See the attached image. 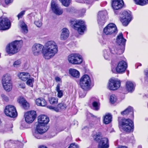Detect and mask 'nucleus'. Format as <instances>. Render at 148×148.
Masks as SVG:
<instances>
[{"label":"nucleus","mask_w":148,"mask_h":148,"mask_svg":"<svg viewBox=\"0 0 148 148\" xmlns=\"http://www.w3.org/2000/svg\"><path fill=\"white\" fill-rule=\"evenodd\" d=\"M45 48L43 51L44 57L49 59L54 56L58 52V47L56 42L52 40L47 42L45 45Z\"/></svg>","instance_id":"obj_1"},{"label":"nucleus","mask_w":148,"mask_h":148,"mask_svg":"<svg viewBox=\"0 0 148 148\" xmlns=\"http://www.w3.org/2000/svg\"><path fill=\"white\" fill-rule=\"evenodd\" d=\"M119 126L124 131L127 132H132L134 128L133 121L129 119H122L119 121Z\"/></svg>","instance_id":"obj_2"},{"label":"nucleus","mask_w":148,"mask_h":148,"mask_svg":"<svg viewBox=\"0 0 148 148\" xmlns=\"http://www.w3.org/2000/svg\"><path fill=\"white\" fill-rule=\"evenodd\" d=\"M22 41L16 40L10 44L6 47V50L9 54H14L18 52L21 47Z\"/></svg>","instance_id":"obj_3"},{"label":"nucleus","mask_w":148,"mask_h":148,"mask_svg":"<svg viewBox=\"0 0 148 148\" xmlns=\"http://www.w3.org/2000/svg\"><path fill=\"white\" fill-rule=\"evenodd\" d=\"M70 23L74 29L77 31L79 34L82 35L86 30V27L85 22L81 20H73L70 21Z\"/></svg>","instance_id":"obj_4"},{"label":"nucleus","mask_w":148,"mask_h":148,"mask_svg":"<svg viewBox=\"0 0 148 148\" xmlns=\"http://www.w3.org/2000/svg\"><path fill=\"white\" fill-rule=\"evenodd\" d=\"M91 84V79L88 75H84L80 79L79 85L83 90H89Z\"/></svg>","instance_id":"obj_5"},{"label":"nucleus","mask_w":148,"mask_h":148,"mask_svg":"<svg viewBox=\"0 0 148 148\" xmlns=\"http://www.w3.org/2000/svg\"><path fill=\"white\" fill-rule=\"evenodd\" d=\"M2 80L4 89L8 92L11 91L12 88V85L10 75L8 74L4 75L2 77Z\"/></svg>","instance_id":"obj_6"},{"label":"nucleus","mask_w":148,"mask_h":148,"mask_svg":"<svg viewBox=\"0 0 148 148\" xmlns=\"http://www.w3.org/2000/svg\"><path fill=\"white\" fill-rule=\"evenodd\" d=\"M68 60L69 63L73 64H79L82 62V56L77 53H72L69 55L68 57Z\"/></svg>","instance_id":"obj_7"},{"label":"nucleus","mask_w":148,"mask_h":148,"mask_svg":"<svg viewBox=\"0 0 148 148\" xmlns=\"http://www.w3.org/2000/svg\"><path fill=\"white\" fill-rule=\"evenodd\" d=\"M132 16L130 12L123 11L120 16V21L123 25L126 26L132 20Z\"/></svg>","instance_id":"obj_8"},{"label":"nucleus","mask_w":148,"mask_h":148,"mask_svg":"<svg viewBox=\"0 0 148 148\" xmlns=\"http://www.w3.org/2000/svg\"><path fill=\"white\" fill-rule=\"evenodd\" d=\"M11 26L10 20L7 17H0V30H5L9 29Z\"/></svg>","instance_id":"obj_9"},{"label":"nucleus","mask_w":148,"mask_h":148,"mask_svg":"<svg viewBox=\"0 0 148 148\" xmlns=\"http://www.w3.org/2000/svg\"><path fill=\"white\" fill-rule=\"evenodd\" d=\"M104 33L107 35H110L117 32V28L114 23L108 24L103 29Z\"/></svg>","instance_id":"obj_10"},{"label":"nucleus","mask_w":148,"mask_h":148,"mask_svg":"<svg viewBox=\"0 0 148 148\" xmlns=\"http://www.w3.org/2000/svg\"><path fill=\"white\" fill-rule=\"evenodd\" d=\"M107 14V12L106 10L99 12L97 15V21L99 26H102L104 25L106 21Z\"/></svg>","instance_id":"obj_11"},{"label":"nucleus","mask_w":148,"mask_h":148,"mask_svg":"<svg viewBox=\"0 0 148 148\" xmlns=\"http://www.w3.org/2000/svg\"><path fill=\"white\" fill-rule=\"evenodd\" d=\"M5 113L7 116L11 117H15L17 115L15 108L11 105H9L6 107Z\"/></svg>","instance_id":"obj_12"},{"label":"nucleus","mask_w":148,"mask_h":148,"mask_svg":"<svg viewBox=\"0 0 148 148\" xmlns=\"http://www.w3.org/2000/svg\"><path fill=\"white\" fill-rule=\"evenodd\" d=\"M24 116L25 121L27 123H32L36 117V112L34 110L27 112L25 114Z\"/></svg>","instance_id":"obj_13"},{"label":"nucleus","mask_w":148,"mask_h":148,"mask_svg":"<svg viewBox=\"0 0 148 148\" xmlns=\"http://www.w3.org/2000/svg\"><path fill=\"white\" fill-rule=\"evenodd\" d=\"M127 66L126 63L123 61H122L119 63L116 69V70L114 69H112V71L113 73H115L116 72L119 73H122L125 71Z\"/></svg>","instance_id":"obj_14"},{"label":"nucleus","mask_w":148,"mask_h":148,"mask_svg":"<svg viewBox=\"0 0 148 148\" xmlns=\"http://www.w3.org/2000/svg\"><path fill=\"white\" fill-rule=\"evenodd\" d=\"M52 10L54 13L60 15L63 13V10L59 6L58 4L55 1L52 0L51 3Z\"/></svg>","instance_id":"obj_15"},{"label":"nucleus","mask_w":148,"mask_h":148,"mask_svg":"<svg viewBox=\"0 0 148 148\" xmlns=\"http://www.w3.org/2000/svg\"><path fill=\"white\" fill-rule=\"evenodd\" d=\"M120 86V82L112 79L109 80L108 88L110 90H114L117 89Z\"/></svg>","instance_id":"obj_16"},{"label":"nucleus","mask_w":148,"mask_h":148,"mask_svg":"<svg viewBox=\"0 0 148 148\" xmlns=\"http://www.w3.org/2000/svg\"><path fill=\"white\" fill-rule=\"evenodd\" d=\"M44 48L43 46L39 44H35L32 47V51L34 56H38Z\"/></svg>","instance_id":"obj_17"},{"label":"nucleus","mask_w":148,"mask_h":148,"mask_svg":"<svg viewBox=\"0 0 148 148\" xmlns=\"http://www.w3.org/2000/svg\"><path fill=\"white\" fill-rule=\"evenodd\" d=\"M112 8L115 10L121 8L123 6L124 2L123 0H111Z\"/></svg>","instance_id":"obj_18"},{"label":"nucleus","mask_w":148,"mask_h":148,"mask_svg":"<svg viewBox=\"0 0 148 148\" xmlns=\"http://www.w3.org/2000/svg\"><path fill=\"white\" fill-rule=\"evenodd\" d=\"M109 147L108 140V138H101L99 143L98 148H108Z\"/></svg>","instance_id":"obj_19"},{"label":"nucleus","mask_w":148,"mask_h":148,"mask_svg":"<svg viewBox=\"0 0 148 148\" xmlns=\"http://www.w3.org/2000/svg\"><path fill=\"white\" fill-rule=\"evenodd\" d=\"M38 123L42 124L45 125L47 124L49 121V118L46 115H42L38 117Z\"/></svg>","instance_id":"obj_20"},{"label":"nucleus","mask_w":148,"mask_h":148,"mask_svg":"<svg viewBox=\"0 0 148 148\" xmlns=\"http://www.w3.org/2000/svg\"><path fill=\"white\" fill-rule=\"evenodd\" d=\"M126 40L123 37L122 33H120L117 38L116 42L119 45V47L120 46H125Z\"/></svg>","instance_id":"obj_21"},{"label":"nucleus","mask_w":148,"mask_h":148,"mask_svg":"<svg viewBox=\"0 0 148 148\" xmlns=\"http://www.w3.org/2000/svg\"><path fill=\"white\" fill-rule=\"evenodd\" d=\"M69 31L66 28H64L62 30V33L60 35V39L62 40L66 39L69 36Z\"/></svg>","instance_id":"obj_22"},{"label":"nucleus","mask_w":148,"mask_h":148,"mask_svg":"<svg viewBox=\"0 0 148 148\" xmlns=\"http://www.w3.org/2000/svg\"><path fill=\"white\" fill-rule=\"evenodd\" d=\"M121 115H127L129 114L130 115V117H133L134 112L132 107L129 106L123 111L121 112Z\"/></svg>","instance_id":"obj_23"},{"label":"nucleus","mask_w":148,"mask_h":148,"mask_svg":"<svg viewBox=\"0 0 148 148\" xmlns=\"http://www.w3.org/2000/svg\"><path fill=\"white\" fill-rule=\"evenodd\" d=\"M46 128L47 127H45L44 125L38 123L35 130L38 132L39 133L43 134L46 132L47 130Z\"/></svg>","instance_id":"obj_24"},{"label":"nucleus","mask_w":148,"mask_h":148,"mask_svg":"<svg viewBox=\"0 0 148 148\" xmlns=\"http://www.w3.org/2000/svg\"><path fill=\"white\" fill-rule=\"evenodd\" d=\"M97 99L95 98H92L90 99L92 102V109L95 110H98L100 108V103L98 101H97Z\"/></svg>","instance_id":"obj_25"},{"label":"nucleus","mask_w":148,"mask_h":148,"mask_svg":"<svg viewBox=\"0 0 148 148\" xmlns=\"http://www.w3.org/2000/svg\"><path fill=\"white\" fill-rule=\"evenodd\" d=\"M135 85L131 81H127L126 83V89L129 92H132L135 89Z\"/></svg>","instance_id":"obj_26"},{"label":"nucleus","mask_w":148,"mask_h":148,"mask_svg":"<svg viewBox=\"0 0 148 148\" xmlns=\"http://www.w3.org/2000/svg\"><path fill=\"white\" fill-rule=\"evenodd\" d=\"M18 76L19 79L25 81L30 77V74L28 73L25 72H21L18 74Z\"/></svg>","instance_id":"obj_27"},{"label":"nucleus","mask_w":148,"mask_h":148,"mask_svg":"<svg viewBox=\"0 0 148 148\" xmlns=\"http://www.w3.org/2000/svg\"><path fill=\"white\" fill-rule=\"evenodd\" d=\"M19 103L21 104L24 109H27L29 107V103L23 98H20L18 100Z\"/></svg>","instance_id":"obj_28"},{"label":"nucleus","mask_w":148,"mask_h":148,"mask_svg":"<svg viewBox=\"0 0 148 148\" xmlns=\"http://www.w3.org/2000/svg\"><path fill=\"white\" fill-rule=\"evenodd\" d=\"M69 73L72 76L74 77L77 78L79 77V72L75 69H70L69 70Z\"/></svg>","instance_id":"obj_29"},{"label":"nucleus","mask_w":148,"mask_h":148,"mask_svg":"<svg viewBox=\"0 0 148 148\" xmlns=\"http://www.w3.org/2000/svg\"><path fill=\"white\" fill-rule=\"evenodd\" d=\"M36 104L39 106H45L47 104L46 101L42 98H38L36 101Z\"/></svg>","instance_id":"obj_30"},{"label":"nucleus","mask_w":148,"mask_h":148,"mask_svg":"<svg viewBox=\"0 0 148 148\" xmlns=\"http://www.w3.org/2000/svg\"><path fill=\"white\" fill-rule=\"evenodd\" d=\"M19 25L21 28L22 32L24 34L27 33L28 30L27 25L23 21L19 22Z\"/></svg>","instance_id":"obj_31"},{"label":"nucleus","mask_w":148,"mask_h":148,"mask_svg":"<svg viewBox=\"0 0 148 148\" xmlns=\"http://www.w3.org/2000/svg\"><path fill=\"white\" fill-rule=\"evenodd\" d=\"M112 116L109 114H106L103 120V123L106 124L110 123L112 121Z\"/></svg>","instance_id":"obj_32"},{"label":"nucleus","mask_w":148,"mask_h":148,"mask_svg":"<svg viewBox=\"0 0 148 148\" xmlns=\"http://www.w3.org/2000/svg\"><path fill=\"white\" fill-rule=\"evenodd\" d=\"M136 4L143 6L148 3V0H134Z\"/></svg>","instance_id":"obj_33"},{"label":"nucleus","mask_w":148,"mask_h":148,"mask_svg":"<svg viewBox=\"0 0 148 148\" xmlns=\"http://www.w3.org/2000/svg\"><path fill=\"white\" fill-rule=\"evenodd\" d=\"M125 47L124 46H120V47L118 46V49H116L115 51L116 53L119 55L122 54L124 51Z\"/></svg>","instance_id":"obj_34"},{"label":"nucleus","mask_w":148,"mask_h":148,"mask_svg":"<svg viewBox=\"0 0 148 148\" xmlns=\"http://www.w3.org/2000/svg\"><path fill=\"white\" fill-rule=\"evenodd\" d=\"M49 101L51 104H56L58 102V99L56 97H51L49 98Z\"/></svg>","instance_id":"obj_35"},{"label":"nucleus","mask_w":148,"mask_h":148,"mask_svg":"<svg viewBox=\"0 0 148 148\" xmlns=\"http://www.w3.org/2000/svg\"><path fill=\"white\" fill-rule=\"evenodd\" d=\"M66 107V105L64 103L62 102L59 103L56 107L58 109V112L60 110L65 109Z\"/></svg>","instance_id":"obj_36"},{"label":"nucleus","mask_w":148,"mask_h":148,"mask_svg":"<svg viewBox=\"0 0 148 148\" xmlns=\"http://www.w3.org/2000/svg\"><path fill=\"white\" fill-rule=\"evenodd\" d=\"M64 6L67 7L69 6L71 2V0H59Z\"/></svg>","instance_id":"obj_37"},{"label":"nucleus","mask_w":148,"mask_h":148,"mask_svg":"<svg viewBox=\"0 0 148 148\" xmlns=\"http://www.w3.org/2000/svg\"><path fill=\"white\" fill-rule=\"evenodd\" d=\"M26 82V84L31 87H33V83L34 81V79L33 78H29L27 80Z\"/></svg>","instance_id":"obj_38"},{"label":"nucleus","mask_w":148,"mask_h":148,"mask_svg":"<svg viewBox=\"0 0 148 148\" xmlns=\"http://www.w3.org/2000/svg\"><path fill=\"white\" fill-rule=\"evenodd\" d=\"M101 133L100 132H98L96 133V134L94 136L93 138L94 140L97 141H99L100 139L101 138Z\"/></svg>","instance_id":"obj_39"},{"label":"nucleus","mask_w":148,"mask_h":148,"mask_svg":"<svg viewBox=\"0 0 148 148\" xmlns=\"http://www.w3.org/2000/svg\"><path fill=\"white\" fill-rule=\"evenodd\" d=\"M43 134L39 133L38 132L35 130L33 132V135L34 137L40 139L41 138V134Z\"/></svg>","instance_id":"obj_40"},{"label":"nucleus","mask_w":148,"mask_h":148,"mask_svg":"<svg viewBox=\"0 0 148 148\" xmlns=\"http://www.w3.org/2000/svg\"><path fill=\"white\" fill-rule=\"evenodd\" d=\"M116 97L114 95H112L110 96V101L111 103H114L116 101Z\"/></svg>","instance_id":"obj_41"},{"label":"nucleus","mask_w":148,"mask_h":148,"mask_svg":"<svg viewBox=\"0 0 148 148\" xmlns=\"http://www.w3.org/2000/svg\"><path fill=\"white\" fill-rule=\"evenodd\" d=\"M21 63V61L19 60H17L15 61L13 64V66L14 67H17L20 66V64Z\"/></svg>","instance_id":"obj_42"},{"label":"nucleus","mask_w":148,"mask_h":148,"mask_svg":"<svg viewBox=\"0 0 148 148\" xmlns=\"http://www.w3.org/2000/svg\"><path fill=\"white\" fill-rule=\"evenodd\" d=\"M104 54L103 55V56L105 59L106 60H109L110 59L109 53H108L106 51H104Z\"/></svg>","instance_id":"obj_43"},{"label":"nucleus","mask_w":148,"mask_h":148,"mask_svg":"<svg viewBox=\"0 0 148 148\" xmlns=\"http://www.w3.org/2000/svg\"><path fill=\"white\" fill-rule=\"evenodd\" d=\"M34 24L38 27H40L42 24V23L40 20L35 21L34 22Z\"/></svg>","instance_id":"obj_44"},{"label":"nucleus","mask_w":148,"mask_h":148,"mask_svg":"<svg viewBox=\"0 0 148 148\" xmlns=\"http://www.w3.org/2000/svg\"><path fill=\"white\" fill-rule=\"evenodd\" d=\"M1 97L3 100L4 101L6 102H8L9 101V97L3 94H2L1 95Z\"/></svg>","instance_id":"obj_45"},{"label":"nucleus","mask_w":148,"mask_h":148,"mask_svg":"<svg viewBox=\"0 0 148 148\" xmlns=\"http://www.w3.org/2000/svg\"><path fill=\"white\" fill-rule=\"evenodd\" d=\"M47 108L49 109L58 112V109L56 108V107H53L51 106H47Z\"/></svg>","instance_id":"obj_46"},{"label":"nucleus","mask_w":148,"mask_h":148,"mask_svg":"<svg viewBox=\"0 0 148 148\" xmlns=\"http://www.w3.org/2000/svg\"><path fill=\"white\" fill-rule=\"evenodd\" d=\"M25 11H23L21 12L17 15V17L18 19H19L20 18H21L23 17V15L25 13Z\"/></svg>","instance_id":"obj_47"},{"label":"nucleus","mask_w":148,"mask_h":148,"mask_svg":"<svg viewBox=\"0 0 148 148\" xmlns=\"http://www.w3.org/2000/svg\"><path fill=\"white\" fill-rule=\"evenodd\" d=\"M79 96L81 98L84 97L86 95V93L84 90L82 91H80L79 93Z\"/></svg>","instance_id":"obj_48"},{"label":"nucleus","mask_w":148,"mask_h":148,"mask_svg":"<svg viewBox=\"0 0 148 148\" xmlns=\"http://www.w3.org/2000/svg\"><path fill=\"white\" fill-rule=\"evenodd\" d=\"M57 91L58 92V97L60 98H61L63 95V93L62 90H60Z\"/></svg>","instance_id":"obj_49"},{"label":"nucleus","mask_w":148,"mask_h":148,"mask_svg":"<svg viewBox=\"0 0 148 148\" xmlns=\"http://www.w3.org/2000/svg\"><path fill=\"white\" fill-rule=\"evenodd\" d=\"M68 148H79L78 145L75 144H71Z\"/></svg>","instance_id":"obj_50"},{"label":"nucleus","mask_w":148,"mask_h":148,"mask_svg":"<svg viewBox=\"0 0 148 148\" xmlns=\"http://www.w3.org/2000/svg\"><path fill=\"white\" fill-rule=\"evenodd\" d=\"M55 79L56 82H60L61 81V78L58 76H56L55 77Z\"/></svg>","instance_id":"obj_51"},{"label":"nucleus","mask_w":148,"mask_h":148,"mask_svg":"<svg viewBox=\"0 0 148 148\" xmlns=\"http://www.w3.org/2000/svg\"><path fill=\"white\" fill-rule=\"evenodd\" d=\"M19 87L22 88H25V85L24 84H19Z\"/></svg>","instance_id":"obj_52"},{"label":"nucleus","mask_w":148,"mask_h":148,"mask_svg":"<svg viewBox=\"0 0 148 148\" xmlns=\"http://www.w3.org/2000/svg\"><path fill=\"white\" fill-rule=\"evenodd\" d=\"M13 0H5V2L6 4H8L12 2Z\"/></svg>","instance_id":"obj_53"},{"label":"nucleus","mask_w":148,"mask_h":148,"mask_svg":"<svg viewBox=\"0 0 148 148\" xmlns=\"http://www.w3.org/2000/svg\"><path fill=\"white\" fill-rule=\"evenodd\" d=\"M60 84H58L57 86L56 87V91L60 90Z\"/></svg>","instance_id":"obj_54"},{"label":"nucleus","mask_w":148,"mask_h":148,"mask_svg":"<svg viewBox=\"0 0 148 148\" xmlns=\"http://www.w3.org/2000/svg\"><path fill=\"white\" fill-rule=\"evenodd\" d=\"M86 12V10L85 9H83L82 10L81 12H82V14H83Z\"/></svg>","instance_id":"obj_55"},{"label":"nucleus","mask_w":148,"mask_h":148,"mask_svg":"<svg viewBox=\"0 0 148 148\" xmlns=\"http://www.w3.org/2000/svg\"><path fill=\"white\" fill-rule=\"evenodd\" d=\"M65 10L67 12H70L71 11V9L69 8H66Z\"/></svg>","instance_id":"obj_56"},{"label":"nucleus","mask_w":148,"mask_h":148,"mask_svg":"<svg viewBox=\"0 0 148 148\" xmlns=\"http://www.w3.org/2000/svg\"><path fill=\"white\" fill-rule=\"evenodd\" d=\"M117 148H127V147L123 146H120L118 147Z\"/></svg>","instance_id":"obj_57"},{"label":"nucleus","mask_w":148,"mask_h":148,"mask_svg":"<svg viewBox=\"0 0 148 148\" xmlns=\"http://www.w3.org/2000/svg\"><path fill=\"white\" fill-rule=\"evenodd\" d=\"M40 148H47L46 147L43 145L41 146Z\"/></svg>","instance_id":"obj_58"},{"label":"nucleus","mask_w":148,"mask_h":148,"mask_svg":"<svg viewBox=\"0 0 148 148\" xmlns=\"http://www.w3.org/2000/svg\"><path fill=\"white\" fill-rule=\"evenodd\" d=\"M137 65H138V66H137V68H138V66H141V64H140V63H138V64H137Z\"/></svg>","instance_id":"obj_59"},{"label":"nucleus","mask_w":148,"mask_h":148,"mask_svg":"<svg viewBox=\"0 0 148 148\" xmlns=\"http://www.w3.org/2000/svg\"><path fill=\"white\" fill-rule=\"evenodd\" d=\"M146 76L148 77V72L146 73Z\"/></svg>","instance_id":"obj_60"},{"label":"nucleus","mask_w":148,"mask_h":148,"mask_svg":"<svg viewBox=\"0 0 148 148\" xmlns=\"http://www.w3.org/2000/svg\"><path fill=\"white\" fill-rule=\"evenodd\" d=\"M138 148H142V146L141 145H139L138 146Z\"/></svg>","instance_id":"obj_61"},{"label":"nucleus","mask_w":148,"mask_h":148,"mask_svg":"<svg viewBox=\"0 0 148 148\" xmlns=\"http://www.w3.org/2000/svg\"><path fill=\"white\" fill-rule=\"evenodd\" d=\"M131 139H132V140H134V137L133 136H132V137H131Z\"/></svg>","instance_id":"obj_62"},{"label":"nucleus","mask_w":148,"mask_h":148,"mask_svg":"<svg viewBox=\"0 0 148 148\" xmlns=\"http://www.w3.org/2000/svg\"><path fill=\"white\" fill-rule=\"evenodd\" d=\"M41 103H42V101H41Z\"/></svg>","instance_id":"obj_63"}]
</instances>
